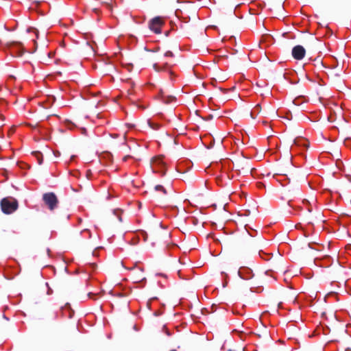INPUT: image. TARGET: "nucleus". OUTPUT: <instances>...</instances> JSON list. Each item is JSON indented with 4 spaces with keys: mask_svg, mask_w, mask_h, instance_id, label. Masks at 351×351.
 <instances>
[{
    "mask_svg": "<svg viewBox=\"0 0 351 351\" xmlns=\"http://www.w3.org/2000/svg\"><path fill=\"white\" fill-rule=\"evenodd\" d=\"M148 124L149 125L150 128H152L153 130H158L159 128H160V125L158 124V123H152L151 121H148Z\"/></svg>",
    "mask_w": 351,
    "mask_h": 351,
    "instance_id": "9d476101",
    "label": "nucleus"
},
{
    "mask_svg": "<svg viewBox=\"0 0 351 351\" xmlns=\"http://www.w3.org/2000/svg\"><path fill=\"white\" fill-rule=\"evenodd\" d=\"M193 223H196V219H193Z\"/></svg>",
    "mask_w": 351,
    "mask_h": 351,
    "instance_id": "cd10ccee",
    "label": "nucleus"
},
{
    "mask_svg": "<svg viewBox=\"0 0 351 351\" xmlns=\"http://www.w3.org/2000/svg\"><path fill=\"white\" fill-rule=\"evenodd\" d=\"M193 223H196V219H193Z\"/></svg>",
    "mask_w": 351,
    "mask_h": 351,
    "instance_id": "c85d7f7f",
    "label": "nucleus"
},
{
    "mask_svg": "<svg viewBox=\"0 0 351 351\" xmlns=\"http://www.w3.org/2000/svg\"><path fill=\"white\" fill-rule=\"evenodd\" d=\"M250 116H251V117L254 118L252 112L250 113Z\"/></svg>",
    "mask_w": 351,
    "mask_h": 351,
    "instance_id": "c756f323",
    "label": "nucleus"
},
{
    "mask_svg": "<svg viewBox=\"0 0 351 351\" xmlns=\"http://www.w3.org/2000/svg\"><path fill=\"white\" fill-rule=\"evenodd\" d=\"M262 254H265V255H267V256H269V254H265V253H264V252H262V251H259V252H258V255H259V256H260V257H261V258H263V256H262Z\"/></svg>",
    "mask_w": 351,
    "mask_h": 351,
    "instance_id": "dca6fc26",
    "label": "nucleus"
},
{
    "mask_svg": "<svg viewBox=\"0 0 351 351\" xmlns=\"http://www.w3.org/2000/svg\"><path fill=\"white\" fill-rule=\"evenodd\" d=\"M171 351H176V350H171Z\"/></svg>",
    "mask_w": 351,
    "mask_h": 351,
    "instance_id": "7c9ffc66",
    "label": "nucleus"
},
{
    "mask_svg": "<svg viewBox=\"0 0 351 351\" xmlns=\"http://www.w3.org/2000/svg\"><path fill=\"white\" fill-rule=\"evenodd\" d=\"M293 104L295 106H299L300 105V98H295L293 101Z\"/></svg>",
    "mask_w": 351,
    "mask_h": 351,
    "instance_id": "2eb2a0df",
    "label": "nucleus"
},
{
    "mask_svg": "<svg viewBox=\"0 0 351 351\" xmlns=\"http://www.w3.org/2000/svg\"><path fill=\"white\" fill-rule=\"evenodd\" d=\"M165 330H166V332H167V334L168 335H169L170 334H169V331L167 330V329H165Z\"/></svg>",
    "mask_w": 351,
    "mask_h": 351,
    "instance_id": "393cba45",
    "label": "nucleus"
},
{
    "mask_svg": "<svg viewBox=\"0 0 351 351\" xmlns=\"http://www.w3.org/2000/svg\"><path fill=\"white\" fill-rule=\"evenodd\" d=\"M112 136L115 138V137H117L119 135L118 134H113Z\"/></svg>",
    "mask_w": 351,
    "mask_h": 351,
    "instance_id": "b1692460",
    "label": "nucleus"
},
{
    "mask_svg": "<svg viewBox=\"0 0 351 351\" xmlns=\"http://www.w3.org/2000/svg\"><path fill=\"white\" fill-rule=\"evenodd\" d=\"M31 30H32L34 32V34L36 36V38H38V32L37 29H34V28H29V29H27V32H30Z\"/></svg>",
    "mask_w": 351,
    "mask_h": 351,
    "instance_id": "4468645a",
    "label": "nucleus"
},
{
    "mask_svg": "<svg viewBox=\"0 0 351 351\" xmlns=\"http://www.w3.org/2000/svg\"><path fill=\"white\" fill-rule=\"evenodd\" d=\"M152 162H153V164L160 165V163H162V160L160 158H154V159H153Z\"/></svg>",
    "mask_w": 351,
    "mask_h": 351,
    "instance_id": "ddd939ff",
    "label": "nucleus"
},
{
    "mask_svg": "<svg viewBox=\"0 0 351 351\" xmlns=\"http://www.w3.org/2000/svg\"><path fill=\"white\" fill-rule=\"evenodd\" d=\"M58 314L56 312L50 311L45 313L41 319L42 326L47 330H52L57 325Z\"/></svg>",
    "mask_w": 351,
    "mask_h": 351,
    "instance_id": "f03ea898",
    "label": "nucleus"
},
{
    "mask_svg": "<svg viewBox=\"0 0 351 351\" xmlns=\"http://www.w3.org/2000/svg\"><path fill=\"white\" fill-rule=\"evenodd\" d=\"M130 158V156L129 155L128 156H125L123 158V161H126L128 160V158Z\"/></svg>",
    "mask_w": 351,
    "mask_h": 351,
    "instance_id": "6ab92c4d",
    "label": "nucleus"
},
{
    "mask_svg": "<svg viewBox=\"0 0 351 351\" xmlns=\"http://www.w3.org/2000/svg\"><path fill=\"white\" fill-rule=\"evenodd\" d=\"M314 61L316 62V64H318V60L315 59Z\"/></svg>",
    "mask_w": 351,
    "mask_h": 351,
    "instance_id": "a878e982",
    "label": "nucleus"
},
{
    "mask_svg": "<svg viewBox=\"0 0 351 351\" xmlns=\"http://www.w3.org/2000/svg\"><path fill=\"white\" fill-rule=\"evenodd\" d=\"M10 46H16L17 47H23V45L21 43H19V42H15V41H13V42H11L10 43Z\"/></svg>",
    "mask_w": 351,
    "mask_h": 351,
    "instance_id": "9b49d317",
    "label": "nucleus"
},
{
    "mask_svg": "<svg viewBox=\"0 0 351 351\" xmlns=\"http://www.w3.org/2000/svg\"><path fill=\"white\" fill-rule=\"evenodd\" d=\"M153 69L156 72H167L171 80H173L174 77L176 76L175 73L171 69L169 65L167 63H165L163 65H159L158 63H154L153 64Z\"/></svg>",
    "mask_w": 351,
    "mask_h": 351,
    "instance_id": "39448f33",
    "label": "nucleus"
},
{
    "mask_svg": "<svg viewBox=\"0 0 351 351\" xmlns=\"http://www.w3.org/2000/svg\"><path fill=\"white\" fill-rule=\"evenodd\" d=\"M125 142H126V133L124 134V136H123V144H125Z\"/></svg>",
    "mask_w": 351,
    "mask_h": 351,
    "instance_id": "412c9836",
    "label": "nucleus"
},
{
    "mask_svg": "<svg viewBox=\"0 0 351 351\" xmlns=\"http://www.w3.org/2000/svg\"><path fill=\"white\" fill-rule=\"evenodd\" d=\"M155 190L156 191H161L164 195H166L167 193V190L165 189V187L162 185H156L154 187Z\"/></svg>",
    "mask_w": 351,
    "mask_h": 351,
    "instance_id": "1a4fd4ad",
    "label": "nucleus"
},
{
    "mask_svg": "<svg viewBox=\"0 0 351 351\" xmlns=\"http://www.w3.org/2000/svg\"><path fill=\"white\" fill-rule=\"evenodd\" d=\"M239 275L242 278L245 280H250L254 276L252 271L249 268H246L243 271H239Z\"/></svg>",
    "mask_w": 351,
    "mask_h": 351,
    "instance_id": "0eeeda50",
    "label": "nucleus"
},
{
    "mask_svg": "<svg viewBox=\"0 0 351 351\" xmlns=\"http://www.w3.org/2000/svg\"><path fill=\"white\" fill-rule=\"evenodd\" d=\"M258 186L259 188H261V187H264V186H265V185H264V184H263V183L259 182V183L258 184Z\"/></svg>",
    "mask_w": 351,
    "mask_h": 351,
    "instance_id": "aec40b11",
    "label": "nucleus"
},
{
    "mask_svg": "<svg viewBox=\"0 0 351 351\" xmlns=\"http://www.w3.org/2000/svg\"><path fill=\"white\" fill-rule=\"evenodd\" d=\"M164 56H165V57H171V58L174 56L173 53L171 51H167V52L164 54Z\"/></svg>",
    "mask_w": 351,
    "mask_h": 351,
    "instance_id": "f8f14e48",
    "label": "nucleus"
},
{
    "mask_svg": "<svg viewBox=\"0 0 351 351\" xmlns=\"http://www.w3.org/2000/svg\"><path fill=\"white\" fill-rule=\"evenodd\" d=\"M23 53V51L22 50V51H20V53H19V56H21Z\"/></svg>",
    "mask_w": 351,
    "mask_h": 351,
    "instance_id": "5701e85b",
    "label": "nucleus"
},
{
    "mask_svg": "<svg viewBox=\"0 0 351 351\" xmlns=\"http://www.w3.org/2000/svg\"><path fill=\"white\" fill-rule=\"evenodd\" d=\"M293 144L296 146H303L305 147H308L309 145V143L305 138H297L294 140Z\"/></svg>",
    "mask_w": 351,
    "mask_h": 351,
    "instance_id": "6e6552de",
    "label": "nucleus"
},
{
    "mask_svg": "<svg viewBox=\"0 0 351 351\" xmlns=\"http://www.w3.org/2000/svg\"><path fill=\"white\" fill-rule=\"evenodd\" d=\"M143 240L144 241L147 242V240H148V237L147 235L145 234V233H143Z\"/></svg>",
    "mask_w": 351,
    "mask_h": 351,
    "instance_id": "a211bd4d",
    "label": "nucleus"
},
{
    "mask_svg": "<svg viewBox=\"0 0 351 351\" xmlns=\"http://www.w3.org/2000/svg\"><path fill=\"white\" fill-rule=\"evenodd\" d=\"M36 155H38V156L40 155V154L39 152L36 153ZM38 163H39V164H41V163H42V161H43V159H42V158H40V157H39V156H38Z\"/></svg>",
    "mask_w": 351,
    "mask_h": 351,
    "instance_id": "f3484780",
    "label": "nucleus"
},
{
    "mask_svg": "<svg viewBox=\"0 0 351 351\" xmlns=\"http://www.w3.org/2000/svg\"><path fill=\"white\" fill-rule=\"evenodd\" d=\"M0 206L3 213L9 215L14 213L19 207L18 201L12 197H4L1 200Z\"/></svg>",
    "mask_w": 351,
    "mask_h": 351,
    "instance_id": "f257e3e1",
    "label": "nucleus"
},
{
    "mask_svg": "<svg viewBox=\"0 0 351 351\" xmlns=\"http://www.w3.org/2000/svg\"><path fill=\"white\" fill-rule=\"evenodd\" d=\"M127 125H128V127H132V126H133V125H131V124H127Z\"/></svg>",
    "mask_w": 351,
    "mask_h": 351,
    "instance_id": "bb28decb",
    "label": "nucleus"
},
{
    "mask_svg": "<svg viewBox=\"0 0 351 351\" xmlns=\"http://www.w3.org/2000/svg\"><path fill=\"white\" fill-rule=\"evenodd\" d=\"M318 64H319L320 66H323V63L321 60H318Z\"/></svg>",
    "mask_w": 351,
    "mask_h": 351,
    "instance_id": "4be33fe9",
    "label": "nucleus"
},
{
    "mask_svg": "<svg viewBox=\"0 0 351 351\" xmlns=\"http://www.w3.org/2000/svg\"><path fill=\"white\" fill-rule=\"evenodd\" d=\"M165 25V21L162 17L156 16L149 21V28L155 34H160L161 28Z\"/></svg>",
    "mask_w": 351,
    "mask_h": 351,
    "instance_id": "20e7f679",
    "label": "nucleus"
},
{
    "mask_svg": "<svg viewBox=\"0 0 351 351\" xmlns=\"http://www.w3.org/2000/svg\"><path fill=\"white\" fill-rule=\"evenodd\" d=\"M43 200L50 210L56 208L59 202L57 196L52 192L44 193Z\"/></svg>",
    "mask_w": 351,
    "mask_h": 351,
    "instance_id": "7ed1b4c3",
    "label": "nucleus"
},
{
    "mask_svg": "<svg viewBox=\"0 0 351 351\" xmlns=\"http://www.w3.org/2000/svg\"><path fill=\"white\" fill-rule=\"evenodd\" d=\"M305 54L306 50L302 45H296L292 49L291 55L295 60L303 59Z\"/></svg>",
    "mask_w": 351,
    "mask_h": 351,
    "instance_id": "423d86ee",
    "label": "nucleus"
}]
</instances>
